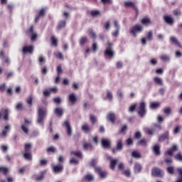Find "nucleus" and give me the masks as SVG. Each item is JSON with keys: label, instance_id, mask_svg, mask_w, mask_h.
<instances>
[{"label": "nucleus", "instance_id": "nucleus-10", "mask_svg": "<svg viewBox=\"0 0 182 182\" xmlns=\"http://www.w3.org/2000/svg\"><path fill=\"white\" fill-rule=\"evenodd\" d=\"M107 159L110 161V165H109L110 168L112 170H114V167H116V164L119 163V159H112V156H107Z\"/></svg>", "mask_w": 182, "mask_h": 182}, {"label": "nucleus", "instance_id": "nucleus-20", "mask_svg": "<svg viewBox=\"0 0 182 182\" xmlns=\"http://www.w3.org/2000/svg\"><path fill=\"white\" fill-rule=\"evenodd\" d=\"M177 149H178L177 145H173L172 149H171L165 152V156H167V155L173 156V153H174V151H176Z\"/></svg>", "mask_w": 182, "mask_h": 182}, {"label": "nucleus", "instance_id": "nucleus-52", "mask_svg": "<svg viewBox=\"0 0 182 182\" xmlns=\"http://www.w3.org/2000/svg\"><path fill=\"white\" fill-rule=\"evenodd\" d=\"M90 119L93 124L97 122V117L95 116L94 114H90Z\"/></svg>", "mask_w": 182, "mask_h": 182}, {"label": "nucleus", "instance_id": "nucleus-53", "mask_svg": "<svg viewBox=\"0 0 182 182\" xmlns=\"http://www.w3.org/2000/svg\"><path fill=\"white\" fill-rule=\"evenodd\" d=\"M164 113H165V114H167L168 116V114H171V107L164 108Z\"/></svg>", "mask_w": 182, "mask_h": 182}, {"label": "nucleus", "instance_id": "nucleus-41", "mask_svg": "<svg viewBox=\"0 0 182 182\" xmlns=\"http://www.w3.org/2000/svg\"><path fill=\"white\" fill-rule=\"evenodd\" d=\"M106 99H107V100H109L110 102L113 100V93H112V91H107L106 95Z\"/></svg>", "mask_w": 182, "mask_h": 182}, {"label": "nucleus", "instance_id": "nucleus-11", "mask_svg": "<svg viewBox=\"0 0 182 182\" xmlns=\"http://www.w3.org/2000/svg\"><path fill=\"white\" fill-rule=\"evenodd\" d=\"M153 40V31H149L147 33V36L146 38H141V43L143 45H146L147 43L146 42V41H152Z\"/></svg>", "mask_w": 182, "mask_h": 182}, {"label": "nucleus", "instance_id": "nucleus-8", "mask_svg": "<svg viewBox=\"0 0 182 182\" xmlns=\"http://www.w3.org/2000/svg\"><path fill=\"white\" fill-rule=\"evenodd\" d=\"M123 150V142L122 140H118L117 143V147L112 149V153L114 154L119 151H122Z\"/></svg>", "mask_w": 182, "mask_h": 182}, {"label": "nucleus", "instance_id": "nucleus-25", "mask_svg": "<svg viewBox=\"0 0 182 182\" xmlns=\"http://www.w3.org/2000/svg\"><path fill=\"white\" fill-rule=\"evenodd\" d=\"M155 132H156V129H153V128H146V129H145V132L149 136H153V134H154Z\"/></svg>", "mask_w": 182, "mask_h": 182}, {"label": "nucleus", "instance_id": "nucleus-2", "mask_svg": "<svg viewBox=\"0 0 182 182\" xmlns=\"http://www.w3.org/2000/svg\"><path fill=\"white\" fill-rule=\"evenodd\" d=\"M104 55L105 58H113V56H114V51H113V43H108V46L106 47Z\"/></svg>", "mask_w": 182, "mask_h": 182}, {"label": "nucleus", "instance_id": "nucleus-50", "mask_svg": "<svg viewBox=\"0 0 182 182\" xmlns=\"http://www.w3.org/2000/svg\"><path fill=\"white\" fill-rule=\"evenodd\" d=\"M138 144H139L140 146H143L144 147H146V146H147V141H146L145 139H142L138 142Z\"/></svg>", "mask_w": 182, "mask_h": 182}, {"label": "nucleus", "instance_id": "nucleus-12", "mask_svg": "<svg viewBox=\"0 0 182 182\" xmlns=\"http://www.w3.org/2000/svg\"><path fill=\"white\" fill-rule=\"evenodd\" d=\"M95 171H97V173H98V174H99L100 177H101V178H106V177L107 176V172L103 171L100 167H96Z\"/></svg>", "mask_w": 182, "mask_h": 182}, {"label": "nucleus", "instance_id": "nucleus-23", "mask_svg": "<svg viewBox=\"0 0 182 182\" xmlns=\"http://www.w3.org/2000/svg\"><path fill=\"white\" fill-rule=\"evenodd\" d=\"M170 41L172 43H173V45H177V46L182 48L181 44L180 42H178V40H177L176 37H171Z\"/></svg>", "mask_w": 182, "mask_h": 182}, {"label": "nucleus", "instance_id": "nucleus-40", "mask_svg": "<svg viewBox=\"0 0 182 182\" xmlns=\"http://www.w3.org/2000/svg\"><path fill=\"white\" fill-rule=\"evenodd\" d=\"M154 151L156 156H159L160 154V145L156 144L154 146Z\"/></svg>", "mask_w": 182, "mask_h": 182}, {"label": "nucleus", "instance_id": "nucleus-3", "mask_svg": "<svg viewBox=\"0 0 182 182\" xmlns=\"http://www.w3.org/2000/svg\"><path fill=\"white\" fill-rule=\"evenodd\" d=\"M146 102L142 101L139 103V107H138V114L140 117H144L146 116V113H147V110H146Z\"/></svg>", "mask_w": 182, "mask_h": 182}, {"label": "nucleus", "instance_id": "nucleus-18", "mask_svg": "<svg viewBox=\"0 0 182 182\" xmlns=\"http://www.w3.org/2000/svg\"><path fill=\"white\" fill-rule=\"evenodd\" d=\"M101 143L104 149H110V140L107 139H102Z\"/></svg>", "mask_w": 182, "mask_h": 182}, {"label": "nucleus", "instance_id": "nucleus-54", "mask_svg": "<svg viewBox=\"0 0 182 182\" xmlns=\"http://www.w3.org/2000/svg\"><path fill=\"white\" fill-rule=\"evenodd\" d=\"M52 45L58 46V39L55 36H51Z\"/></svg>", "mask_w": 182, "mask_h": 182}, {"label": "nucleus", "instance_id": "nucleus-57", "mask_svg": "<svg viewBox=\"0 0 182 182\" xmlns=\"http://www.w3.org/2000/svg\"><path fill=\"white\" fill-rule=\"evenodd\" d=\"M104 28L106 29V31H109L110 30V21H107L104 24Z\"/></svg>", "mask_w": 182, "mask_h": 182}, {"label": "nucleus", "instance_id": "nucleus-34", "mask_svg": "<svg viewBox=\"0 0 182 182\" xmlns=\"http://www.w3.org/2000/svg\"><path fill=\"white\" fill-rule=\"evenodd\" d=\"M46 173V171H42L40 173V175L38 176H37L36 178V181H42L43 177L45 176V174Z\"/></svg>", "mask_w": 182, "mask_h": 182}, {"label": "nucleus", "instance_id": "nucleus-24", "mask_svg": "<svg viewBox=\"0 0 182 182\" xmlns=\"http://www.w3.org/2000/svg\"><path fill=\"white\" fill-rule=\"evenodd\" d=\"M161 60H163L164 62H170V55L166 54H162L160 55Z\"/></svg>", "mask_w": 182, "mask_h": 182}, {"label": "nucleus", "instance_id": "nucleus-46", "mask_svg": "<svg viewBox=\"0 0 182 182\" xmlns=\"http://www.w3.org/2000/svg\"><path fill=\"white\" fill-rule=\"evenodd\" d=\"M150 107L151 109H157V107H160V102H152L150 105Z\"/></svg>", "mask_w": 182, "mask_h": 182}, {"label": "nucleus", "instance_id": "nucleus-14", "mask_svg": "<svg viewBox=\"0 0 182 182\" xmlns=\"http://www.w3.org/2000/svg\"><path fill=\"white\" fill-rule=\"evenodd\" d=\"M28 32L31 36V41H36V38H38V34L35 33V29H33V26L30 27Z\"/></svg>", "mask_w": 182, "mask_h": 182}, {"label": "nucleus", "instance_id": "nucleus-59", "mask_svg": "<svg viewBox=\"0 0 182 182\" xmlns=\"http://www.w3.org/2000/svg\"><path fill=\"white\" fill-rule=\"evenodd\" d=\"M175 159L178 161H182V154H181V152L175 156Z\"/></svg>", "mask_w": 182, "mask_h": 182}, {"label": "nucleus", "instance_id": "nucleus-62", "mask_svg": "<svg viewBox=\"0 0 182 182\" xmlns=\"http://www.w3.org/2000/svg\"><path fill=\"white\" fill-rule=\"evenodd\" d=\"M9 147L8 146H5V145H1V151H3V153H6V151H8Z\"/></svg>", "mask_w": 182, "mask_h": 182}, {"label": "nucleus", "instance_id": "nucleus-42", "mask_svg": "<svg viewBox=\"0 0 182 182\" xmlns=\"http://www.w3.org/2000/svg\"><path fill=\"white\" fill-rule=\"evenodd\" d=\"M71 156H75L76 157H79L80 159H82V152L80 151H72L70 152Z\"/></svg>", "mask_w": 182, "mask_h": 182}, {"label": "nucleus", "instance_id": "nucleus-37", "mask_svg": "<svg viewBox=\"0 0 182 182\" xmlns=\"http://www.w3.org/2000/svg\"><path fill=\"white\" fill-rule=\"evenodd\" d=\"M87 43V36H82L80 38V45L81 46H83V45H85V43Z\"/></svg>", "mask_w": 182, "mask_h": 182}, {"label": "nucleus", "instance_id": "nucleus-56", "mask_svg": "<svg viewBox=\"0 0 182 182\" xmlns=\"http://www.w3.org/2000/svg\"><path fill=\"white\" fill-rule=\"evenodd\" d=\"M63 73V70H62V66L61 65H58L57 67V75L58 76H60L61 73Z\"/></svg>", "mask_w": 182, "mask_h": 182}, {"label": "nucleus", "instance_id": "nucleus-35", "mask_svg": "<svg viewBox=\"0 0 182 182\" xmlns=\"http://www.w3.org/2000/svg\"><path fill=\"white\" fill-rule=\"evenodd\" d=\"M2 112H4V120H8L9 117V109L5 108L2 109Z\"/></svg>", "mask_w": 182, "mask_h": 182}, {"label": "nucleus", "instance_id": "nucleus-45", "mask_svg": "<svg viewBox=\"0 0 182 182\" xmlns=\"http://www.w3.org/2000/svg\"><path fill=\"white\" fill-rule=\"evenodd\" d=\"M23 157L26 160H32V155L31 154V152H25L23 154Z\"/></svg>", "mask_w": 182, "mask_h": 182}, {"label": "nucleus", "instance_id": "nucleus-61", "mask_svg": "<svg viewBox=\"0 0 182 182\" xmlns=\"http://www.w3.org/2000/svg\"><path fill=\"white\" fill-rule=\"evenodd\" d=\"M53 102H54V103H57L58 105H59L60 103L62 102V99L60 97H55L53 99Z\"/></svg>", "mask_w": 182, "mask_h": 182}, {"label": "nucleus", "instance_id": "nucleus-49", "mask_svg": "<svg viewBox=\"0 0 182 182\" xmlns=\"http://www.w3.org/2000/svg\"><path fill=\"white\" fill-rule=\"evenodd\" d=\"M181 131V126L177 125L174 129H173V133L174 134H178V133H180Z\"/></svg>", "mask_w": 182, "mask_h": 182}, {"label": "nucleus", "instance_id": "nucleus-6", "mask_svg": "<svg viewBox=\"0 0 182 182\" xmlns=\"http://www.w3.org/2000/svg\"><path fill=\"white\" fill-rule=\"evenodd\" d=\"M31 124V121L28 120V119H25V123L21 124V130L26 134H29V125Z\"/></svg>", "mask_w": 182, "mask_h": 182}, {"label": "nucleus", "instance_id": "nucleus-47", "mask_svg": "<svg viewBox=\"0 0 182 182\" xmlns=\"http://www.w3.org/2000/svg\"><path fill=\"white\" fill-rule=\"evenodd\" d=\"M65 26H66V21H61L58 25V29H62V28H65Z\"/></svg>", "mask_w": 182, "mask_h": 182}, {"label": "nucleus", "instance_id": "nucleus-19", "mask_svg": "<svg viewBox=\"0 0 182 182\" xmlns=\"http://www.w3.org/2000/svg\"><path fill=\"white\" fill-rule=\"evenodd\" d=\"M164 19L168 25H173L174 23V19H173V17L171 16H165L164 17Z\"/></svg>", "mask_w": 182, "mask_h": 182}, {"label": "nucleus", "instance_id": "nucleus-9", "mask_svg": "<svg viewBox=\"0 0 182 182\" xmlns=\"http://www.w3.org/2000/svg\"><path fill=\"white\" fill-rule=\"evenodd\" d=\"M11 130V125L7 124L4 127V129L2 131L1 134H0L1 139L6 138L8 133H9Z\"/></svg>", "mask_w": 182, "mask_h": 182}, {"label": "nucleus", "instance_id": "nucleus-30", "mask_svg": "<svg viewBox=\"0 0 182 182\" xmlns=\"http://www.w3.org/2000/svg\"><path fill=\"white\" fill-rule=\"evenodd\" d=\"M141 23H142V25H146V26L151 25V21L149 18H144L141 19Z\"/></svg>", "mask_w": 182, "mask_h": 182}, {"label": "nucleus", "instance_id": "nucleus-13", "mask_svg": "<svg viewBox=\"0 0 182 182\" xmlns=\"http://www.w3.org/2000/svg\"><path fill=\"white\" fill-rule=\"evenodd\" d=\"M124 5L125 8H132L135 11H137V6H136V4L133 1H126L124 2Z\"/></svg>", "mask_w": 182, "mask_h": 182}, {"label": "nucleus", "instance_id": "nucleus-63", "mask_svg": "<svg viewBox=\"0 0 182 182\" xmlns=\"http://www.w3.org/2000/svg\"><path fill=\"white\" fill-rule=\"evenodd\" d=\"M136 105H131L129 107V112H130V113H133V112H134V110H136Z\"/></svg>", "mask_w": 182, "mask_h": 182}, {"label": "nucleus", "instance_id": "nucleus-48", "mask_svg": "<svg viewBox=\"0 0 182 182\" xmlns=\"http://www.w3.org/2000/svg\"><path fill=\"white\" fill-rule=\"evenodd\" d=\"M0 171L1 173H4L5 176H6V174H8V171H9V169L6 167L1 166Z\"/></svg>", "mask_w": 182, "mask_h": 182}, {"label": "nucleus", "instance_id": "nucleus-7", "mask_svg": "<svg viewBox=\"0 0 182 182\" xmlns=\"http://www.w3.org/2000/svg\"><path fill=\"white\" fill-rule=\"evenodd\" d=\"M114 26L115 28V31L112 33V36H114V38H117L120 32V25H119V22H117V21H114Z\"/></svg>", "mask_w": 182, "mask_h": 182}, {"label": "nucleus", "instance_id": "nucleus-64", "mask_svg": "<svg viewBox=\"0 0 182 182\" xmlns=\"http://www.w3.org/2000/svg\"><path fill=\"white\" fill-rule=\"evenodd\" d=\"M116 66L117 69H122V68H123V63L122 61H118Z\"/></svg>", "mask_w": 182, "mask_h": 182}, {"label": "nucleus", "instance_id": "nucleus-1", "mask_svg": "<svg viewBox=\"0 0 182 182\" xmlns=\"http://www.w3.org/2000/svg\"><path fill=\"white\" fill-rule=\"evenodd\" d=\"M46 117V108L41 107L38 109V124H43V119Z\"/></svg>", "mask_w": 182, "mask_h": 182}, {"label": "nucleus", "instance_id": "nucleus-26", "mask_svg": "<svg viewBox=\"0 0 182 182\" xmlns=\"http://www.w3.org/2000/svg\"><path fill=\"white\" fill-rule=\"evenodd\" d=\"M91 16H94V18H97V16H100L102 14L99 10H92L90 12Z\"/></svg>", "mask_w": 182, "mask_h": 182}, {"label": "nucleus", "instance_id": "nucleus-31", "mask_svg": "<svg viewBox=\"0 0 182 182\" xmlns=\"http://www.w3.org/2000/svg\"><path fill=\"white\" fill-rule=\"evenodd\" d=\"M154 82H155L156 85H159V86H163V80L161 79V77H155L154 78Z\"/></svg>", "mask_w": 182, "mask_h": 182}, {"label": "nucleus", "instance_id": "nucleus-28", "mask_svg": "<svg viewBox=\"0 0 182 182\" xmlns=\"http://www.w3.org/2000/svg\"><path fill=\"white\" fill-rule=\"evenodd\" d=\"M166 139H168V132H165L164 134L161 135L159 138V141H164Z\"/></svg>", "mask_w": 182, "mask_h": 182}, {"label": "nucleus", "instance_id": "nucleus-22", "mask_svg": "<svg viewBox=\"0 0 182 182\" xmlns=\"http://www.w3.org/2000/svg\"><path fill=\"white\" fill-rule=\"evenodd\" d=\"M32 102H35V97L32 95H29L26 99V103L29 107H32Z\"/></svg>", "mask_w": 182, "mask_h": 182}, {"label": "nucleus", "instance_id": "nucleus-32", "mask_svg": "<svg viewBox=\"0 0 182 182\" xmlns=\"http://www.w3.org/2000/svg\"><path fill=\"white\" fill-rule=\"evenodd\" d=\"M88 33L89 36L92 38V39H93L95 41V39H96V38H97V36H96V32H95V31H93V29H90L88 31Z\"/></svg>", "mask_w": 182, "mask_h": 182}, {"label": "nucleus", "instance_id": "nucleus-44", "mask_svg": "<svg viewBox=\"0 0 182 182\" xmlns=\"http://www.w3.org/2000/svg\"><path fill=\"white\" fill-rule=\"evenodd\" d=\"M132 156L134 159H140V157H141V155H140V153H139V151H132Z\"/></svg>", "mask_w": 182, "mask_h": 182}, {"label": "nucleus", "instance_id": "nucleus-15", "mask_svg": "<svg viewBox=\"0 0 182 182\" xmlns=\"http://www.w3.org/2000/svg\"><path fill=\"white\" fill-rule=\"evenodd\" d=\"M107 119L108 122H110L112 124H114L116 122V114L114 113H109L107 116Z\"/></svg>", "mask_w": 182, "mask_h": 182}, {"label": "nucleus", "instance_id": "nucleus-5", "mask_svg": "<svg viewBox=\"0 0 182 182\" xmlns=\"http://www.w3.org/2000/svg\"><path fill=\"white\" fill-rule=\"evenodd\" d=\"M63 126L66 128L67 134L68 136H69V137H70V136H72L73 133V130L72 129V126H70V122H69V120H65L63 122Z\"/></svg>", "mask_w": 182, "mask_h": 182}, {"label": "nucleus", "instance_id": "nucleus-21", "mask_svg": "<svg viewBox=\"0 0 182 182\" xmlns=\"http://www.w3.org/2000/svg\"><path fill=\"white\" fill-rule=\"evenodd\" d=\"M53 170L54 173H60L63 170V166L62 164L55 165L53 166Z\"/></svg>", "mask_w": 182, "mask_h": 182}, {"label": "nucleus", "instance_id": "nucleus-27", "mask_svg": "<svg viewBox=\"0 0 182 182\" xmlns=\"http://www.w3.org/2000/svg\"><path fill=\"white\" fill-rule=\"evenodd\" d=\"M69 101L73 105L76 102V94L72 93L69 95Z\"/></svg>", "mask_w": 182, "mask_h": 182}, {"label": "nucleus", "instance_id": "nucleus-51", "mask_svg": "<svg viewBox=\"0 0 182 182\" xmlns=\"http://www.w3.org/2000/svg\"><path fill=\"white\" fill-rule=\"evenodd\" d=\"M82 130H83V132H85L86 133H88V132H90V128L89 127V125L85 124L82 125Z\"/></svg>", "mask_w": 182, "mask_h": 182}, {"label": "nucleus", "instance_id": "nucleus-55", "mask_svg": "<svg viewBox=\"0 0 182 182\" xmlns=\"http://www.w3.org/2000/svg\"><path fill=\"white\" fill-rule=\"evenodd\" d=\"M48 153H55L56 151V148L55 146H50L47 149Z\"/></svg>", "mask_w": 182, "mask_h": 182}, {"label": "nucleus", "instance_id": "nucleus-17", "mask_svg": "<svg viewBox=\"0 0 182 182\" xmlns=\"http://www.w3.org/2000/svg\"><path fill=\"white\" fill-rule=\"evenodd\" d=\"M153 176H156V177H161L163 176V171L159 168H154L152 169Z\"/></svg>", "mask_w": 182, "mask_h": 182}, {"label": "nucleus", "instance_id": "nucleus-58", "mask_svg": "<svg viewBox=\"0 0 182 182\" xmlns=\"http://www.w3.org/2000/svg\"><path fill=\"white\" fill-rule=\"evenodd\" d=\"M16 110H22L23 109V105L21 102H18L16 106Z\"/></svg>", "mask_w": 182, "mask_h": 182}, {"label": "nucleus", "instance_id": "nucleus-16", "mask_svg": "<svg viewBox=\"0 0 182 182\" xmlns=\"http://www.w3.org/2000/svg\"><path fill=\"white\" fill-rule=\"evenodd\" d=\"M23 53H33V46H26L23 48L22 50Z\"/></svg>", "mask_w": 182, "mask_h": 182}, {"label": "nucleus", "instance_id": "nucleus-36", "mask_svg": "<svg viewBox=\"0 0 182 182\" xmlns=\"http://www.w3.org/2000/svg\"><path fill=\"white\" fill-rule=\"evenodd\" d=\"M134 170L135 173H140L141 171V165L140 164H136Z\"/></svg>", "mask_w": 182, "mask_h": 182}, {"label": "nucleus", "instance_id": "nucleus-60", "mask_svg": "<svg viewBox=\"0 0 182 182\" xmlns=\"http://www.w3.org/2000/svg\"><path fill=\"white\" fill-rule=\"evenodd\" d=\"M167 171H168V173H169V174H173V173H174V167L168 166L167 168Z\"/></svg>", "mask_w": 182, "mask_h": 182}, {"label": "nucleus", "instance_id": "nucleus-29", "mask_svg": "<svg viewBox=\"0 0 182 182\" xmlns=\"http://www.w3.org/2000/svg\"><path fill=\"white\" fill-rule=\"evenodd\" d=\"M85 179L89 182L95 181V176L92 174L88 173L85 176Z\"/></svg>", "mask_w": 182, "mask_h": 182}, {"label": "nucleus", "instance_id": "nucleus-39", "mask_svg": "<svg viewBox=\"0 0 182 182\" xmlns=\"http://www.w3.org/2000/svg\"><path fill=\"white\" fill-rule=\"evenodd\" d=\"M55 113L57 116H63V109L62 108H56L55 109Z\"/></svg>", "mask_w": 182, "mask_h": 182}, {"label": "nucleus", "instance_id": "nucleus-43", "mask_svg": "<svg viewBox=\"0 0 182 182\" xmlns=\"http://www.w3.org/2000/svg\"><path fill=\"white\" fill-rule=\"evenodd\" d=\"M31 149H32V144H26L24 145L25 153L31 152Z\"/></svg>", "mask_w": 182, "mask_h": 182}, {"label": "nucleus", "instance_id": "nucleus-38", "mask_svg": "<svg viewBox=\"0 0 182 182\" xmlns=\"http://www.w3.org/2000/svg\"><path fill=\"white\" fill-rule=\"evenodd\" d=\"M54 56L57 58V59H60L61 60H63V54L59 51H55L54 53Z\"/></svg>", "mask_w": 182, "mask_h": 182}, {"label": "nucleus", "instance_id": "nucleus-33", "mask_svg": "<svg viewBox=\"0 0 182 182\" xmlns=\"http://www.w3.org/2000/svg\"><path fill=\"white\" fill-rule=\"evenodd\" d=\"M70 164H73L74 166H77L79 164V159L75 157H71L70 160Z\"/></svg>", "mask_w": 182, "mask_h": 182}, {"label": "nucleus", "instance_id": "nucleus-4", "mask_svg": "<svg viewBox=\"0 0 182 182\" xmlns=\"http://www.w3.org/2000/svg\"><path fill=\"white\" fill-rule=\"evenodd\" d=\"M140 32H143V26L141 25H135L130 28V33L134 37L137 36V33H140Z\"/></svg>", "mask_w": 182, "mask_h": 182}]
</instances>
